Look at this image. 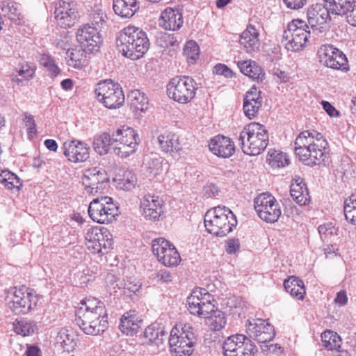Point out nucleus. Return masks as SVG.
Segmentation results:
<instances>
[{
	"instance_id": "obj_1",
	"label": "nucleus",
	"mask_w": 356,
	"mask_h": 356,
	"mask_svg": "<svg viewBox=\"0 0 356 356\" xmlns=\"http://www.w3.org/2000/svg\"><path fill=\"white\" fill-rule=\"evenodd\" d=\"M294 145L296 155L307 165H318L327 158V142L321 134L316 131L301 132Z\"/></svg>"
},
{
	"instance_id": "obj_2",
	"label": "nucleus",
	"mask_w": 356,
	"mask_h": 356,
	"mask_svg": "<svg viewBox=\"0 0 356 356\" xmlns=\"http://www.w3.org/2000/svg\"><path fill=\"white\" fill-rule=\"evenodd\" d=\"M149 45L147 33L138 27L127 26L118 33L116 38L118 51L133 60L143 57Z\"/></svg>"
},
{
	"instance_id": "obj_3",
	"label": "nucleus",
	"mask_w": 356,
	"mask_h": 356,
	"mask_svg": "<svg viewBox=\"0 0 356 356\" xmlns=\"http://www.w3.org/2000/svg\"><path fill=\"white\" fill-rule=\"evenodd\" d=\"M268 144V133L259 123L251 122L244 127L238 138V145L244 154L255 156L259 154Z\"/></svg>"
},
{
	"instance_id": "obj_4",
	"label": "nucleus",
	"mask_w": 356,
	"mask_h": 356,
	"mask_svg": "<svg viewBox=\"0 0 356 356\" xmlns=\"http://www.w3.org/2000/svg\"><path fill=\"white\" fill-rule=\"evenodd\" d=\"M237 225L233 212L226 207L218 206L208 211L204 216V225L211 234L218 237L227 236Z\"/></svg>"
},
{
	"instance_id": "obj_5",
	"label": "nucleus",
	"mask_w": 356,
	"mask_h": 356,
	"mask_svg": "<svg viewBox=\"0 0 356 356\" xmlns=\"http://www.w3.org/2000/svg\"><path fill=\"white\" fill-rule=\"evenodd\" d=\"M316 35L312 34V30L306 22L296 19L288 24L287 29L282 34V42L288 51H298L302 49L307 42L310 40L315 41Z\"/></svg>"
},
{
	"instance_id": "obj_6",
	"label": "nucleus",
	"mask_w": 356,
	"mask_h": 356,
	"mask_svg": "<svg viewBox=\"0 0 356 356\" xmlns=\"http://www.w3.org/2000/svg\"><path fill=\"white\" fill-rule=\"evenodd\" d=\"M197 90V83L189 76H175L167 85L168 97L180 104L191 102Z\"/></svg>"
},
{
	"instance_id": "obj_7",
	"label": "nucleus",
	"mask_w": 356,
	"mask_h": 356,
	"mask_svg": "<svg viewBox=\"0 0 356 356\" xmlns=\"http://www.w3.org/2000/svg\"><path fill=\"white\" fill-rule=\"evenodd\" d=\"M113 152L122 158L134 154L140 143V138L133 128L122 127L113 133Z\"/></svg>"
},
{
	"instance_id": "obj_8",
	"label": "nucleus",
	"mask_w": 356,
	"mask_h": 356,
	"mask_svg": "<svg viewBox=\"0 0 356 356\" xmlns=\"http://www.w3.org/2000/svg\"><path fill=\"white\" fill-rule=\"evenodd\" d=\"M95 93L97 100L109 109L120 108L124 102V95L121 86L111 80L98 83Z\"/></svg>"
},
{
	"instance_id": "obj_9",
	"label": "nucleus",
	"mask_w": 356,
	"mask_h": 356,
	"mask_svg": "<svg viewBox=\"0 0 356 356\" xmlns=\"http://www.w3.org/2000/svg\"><path fill=\"white\" fill-rule=\"evenodd\" d=\"M88 215L95 222L107 224L111 222L118 216V208L113 199L108 196H102L94 199L89 204Z\"/></svg>"
},
{
	"instance_id": "obj_10",
	"label": "nucleus",
	"mask_w": 356,
	"mask_h": 356,
	"mask_svg": "<svg viewBox=\"0 0 356 356\" xmlns=\"http://www.w3.org/2000/svg\"><path fill=\"white\" fill-rule=\"evenodd\" d=\"M225 356H254L257 348L252 341L243 334L227 337L222 346Z\"/></svg>"
},
{
	"instance_id": "obj_11",
	"label": "nucleus",
	"mask_w": 356,
	"mask_h": 356,
	"mask_svg": "<svg viewBox=\"0 0 356 356\" xmlns=\"http://www.w3.org/2000/svg\"><path fill=\"white\" fill-rule=\"evenodd\" d=\"M331 12L327 6L323 4L316 3L312 5L307 10V24L312 30V34L321 37L327 31V23L331 20Z\"/></svg>"
},
{
	"instance_id": "obj_12",
	"label": "nucleus",
	"mask_w": 356,
	"mask_h": 356,
	"mask_svg": "<svg viewBox=\"0 0 356 356\" xmlns=\"http://www.w3.org/2000/svg\"><path fill=\"white\" fill-rule=\"evenodd\" d=\"M40 297L31 289H16L9 302L10 309L16 314H26L34 309Z\"/></svg>"
},
{
	"instance_id": "obj_13",
	"label": "nucleus",
	"mask_w": 356,
	"mask_h": 356,
	"mask_svg": "<svg viewBox=\"0 0 356 356\" xmlns=\"http://www.w3.org/2000/svg\"><path fill=\"white\" fill-rule=\"evenodd\" d=\"M254 209L261 219L266 222L277 221L281 209L275 198L270 193H261L254 199Z\"/></svg>"
},
{
	"instance_id": "obj_14",
	"label": "nucleus",
	"mask_w": 356,
	"mask_h": 356,
	"mask_svg": "<svg viewBox=\"0 0 356 356\" xmlns=\"http://www.w3.org/2000/svg\"><path fill=\"white\" fill-rule=\"evenodd\" d=\"M87 246L94 253L106 254L113 245L112 235L106 228H90L86 235Z\"/></svg>"
},
{
	"instance_id": "obj_15",
	"label": "nucleus",
	"mask_w": 356,
	"mask_h": 356,
	"mask_svg": "<svg viewBox=\"0 0 356 356\" xmlns=\"http://www.w3.org/2000/svg\"><path fill=\"white\" fill-rule=\"evenodd\" d=\"M152 248L154 254L165 266H177L181 260L175 247L165 238H158L153 240Z\"/></svg>"
},
{
	"instance_id": "obj_16",
	"label": "nucleus",
	"mask_w": 356,
	"mask_h": 356,
	"mask_svg": "<svg viewBox=\"0 0 356 356\" xmlns=\"http://www.w3.org/2000/svg\"><path fill=\"white\" fill-rule=\"evenodd\" d=\"M76 40L88 53L98 51L103 42L100 31L90 24H86L78 29Z\"/></svg>"
},
{
	"instance_id": "obj_17",
	"label": "nucleus",
	"mask_w": 356,
	"mask_h": 356,
	"mask_svg": "<svg viewBox=\"0 0 356 356\" xmlns=\"http://www.w3.org/2000/svg\"><path fill=\"white\" fill-rule=\"evenodd\" d=\"M246 327L247 333L250 337L259 343L268 342L274 338L275 334L274 327L261 318L248 320Z\"/></svg>"
},
{
	"instance_id": "obj_18",
	"label": "nucleus",
	"mask_w": 356,
	"mask_h": 356,
	"mask_svg": "<svg viewBox=\"0 0 356 356\" xmlns=\"http://www.w3.org/2000/svg\"><path fill=\"white\" fill-rule=\"evenodd\" d=\"M55 18L63 28L74 25L78 17L77 4L73 1L61 0L55 7Z\"/></svg>"
},
{
	"instance_id": "obj_19",
	"label": "nucleus",
	"mask_w": 356,
	"mask_h": 356,
	"mask_svg": "<svg viewBox=\"0 0 356 356\" xmlns=\"http://www.w3.org/2000/svg\"><path fill=\"white\" fill-rule=\"evenodd\" d=\"M108 178L105 170L94 168L86 170L83 184L87 193L95 195L102 193L108 186Z\"/></svg>"
},
{
	"instance_id": "obj_20",
	"label": "nucleus",
	"mask_w": 356,
	"mask_h": 356,
	"mask_svg": "<svg viewBox=\"0 0 356 356\" xmlns=\"http://www.w3.org/2000/svg\"><path fill=\"white\" fill-rule=\"evenodd\" d=\"M63 148L64 155L71 162H83L89 158L90 147L80 140H67L63 143Z\"/></svg>"
},
{
	"instance_id": "obj_21",
	"label": "nucleus",
	"mask_w": 356,
	"mask_h": 356,
	"mask_svg": "<svg viewBox=\"0 0 356 356\" xmlns=\"http://www.w3.org/2000/svg\"><path fill=\"white\" fill-rule=\"evenodd\" d=\"M179 331L173 327L170 331L168 339L170 351L173 356H190L193 352V342L184 338V336L178 335Z\"/></svg>"
},
{
	"instance_id": "obj_22",
	"label": "nucleus",
	"mask_w": 356,
	"mask_h": 356,
	"mask_svg": "<svg viewBox=\"0 0 356 356\" xmlns=\"http://www.w3.org/2000/svg\"><path fill=\"white\" fill-rule=\"evenodd\" d=\"M163 201L158 196L146 195L141 200L140 207L145 219L157 220L163 213Z\"/></svg>"
},
{
	"instance_id": "obj_23",
	"label": "nucleus",
	"mask_w": 356,
	"mask_h": 356,
	"mask_svg": "<svg viewBox=\"0 0 356 356\" xmlns=\"http://www.w3.org/2000/svg\"><path fill=\"white\" fill-rule=\"evenodd\" d=\"M209 147L212 153L222 158H229L235 152V146L231 139L221 135L211 139Z\"/></svg>"
},
{
	"instance_id": "obj_24",
	"label": "nucleus",
	"mask_w": 356,
	"mask_h": 356,
	"mask_svg": "<svg viewBox=\"0 0 356 356\" xmlns=\"http://www.w3.org/2000/svg\"><path fill=\"white\" fill-rule=\"evenodd\" d=\"M258 31L252 25L248 26L240 35L239 43L248 54L257 51L260 47Z\"/></svg>"
},
{
	"instance_id": "obj_25",
	"label": "nucleus",
	"mask_w": 356,
	"mask_h": 356,
	"mask_svg": "<svg viewBox=\"0 0 356 356\" xmlns=\"http://www.w3.org/2000/svg\"><path fill=\"white\" fill-rule=\"evenodd\" d=\"M183 23L182 14L177 9L167 8L161 13L160 24L166 30H179Z\"/></svg>"
},
{
	"instance_id": "obj_26",
	"label": "nucleus",
	"mask_w": 356,
	"mask_h": 356,
	"mask_svg": "<svg viewBox=\"0 0 356 356\" xmlns=\"http://www.w3.org/2000/svg\"><path fill=\"white\" fill-rule=\"evenodd\" d=\"M105 308L99 307L95 311H87V309H78L76 311V323L80 329L85 333L86 327L94 321L97 318L104 317Z\"/></svg>"
},
{
	"instance_id": "obj_27",
	"label": "nucleus",
	"mask_w": 356,
	"mask_h": 356,
	"mask_svg": "<svg viewBox=\"0 0 356 356\" xmlns=\"http://www.w3.org/2000/svg\"><path fill=\"white\" fill-rule=\"evenodd\" d=\"M167 334L168 332L163 326L158 323H153L147 326L143 332V343L159 346L167 338Z\"/></svg>"
},
{
	"instance_id": "obj_28",
	"label": "nucleus",
	"mask_w": 356,
	"mask_h": 356,
	"mask_svg": "<svg viewBox=\"0 0 356 356\" xmlns=\"http://www.w3.org/2000/svg\"><path fill=\"white\" fill-rule=\"evenodd\" d=\"M140 322L136 311H129L121 317L119 328L124 334L133 336L140 328Z\"/></svg>"
},
{
	"instance_id": "obj_29",
	"label": "nucleus",
	"mask_w": 356,
	"mask_h": 356,
	"mask_svg": "<svg viewBox=\"0 0 356 356\" xmlns=\"http://www.w3.org/2000/svg\"><path fill=\"white\" fill-rule=\"evenodd\" d=\"M290 195L300 205H306L310 201L306 184L300 177L294 179V181L291 183Z\"/></svg>"
},
{
	"instance_id": "obj_30",
	"label": "nucleus",
	"mask_w": 356,
	"mask_h": 356,
	"mask_svg": "<svg viewBox=\"0 0 356 356\" xmlns=\"http://www.w3.org/2000/svg\"><path fill=\"white\" fill-rule=\"evenodd\" d=\"M139 8L137 0H113V3L115 13L124 18L131 17Z\"/></svg>"
},
{
	"instance_id": "obj_31",
	"label": "nucleus",
	"mask_w": 356,
	"mask_h": 356,
	"mask_svg": "<svg viewBox=\"0 0 356 356\" xmlns=\"http://www.w3.org/2000/svg\"><path fill=\"white\" fill-rule=\"evenodd\" d=\"M285 290L293 298L302 300L305 295V288L302 280L291 276L284 282Z\"/></svg>"
},
{
	"instance_id": "obj_32",
	"label": "nucleus",
	"mask_w": 356,
	"mask_h": 356,
	"mask_svg": "<svg viewBox=\"0 0 356 356\" xmlns=\"http://www.w3.org/2000/svg\"><path fill=\"white\" fill-rule=\"evenodd\" d=\"M238 67L240 71L245 76H248L252 80L262 81L265 74L263 72L262 68L257 65L254 61L244 60L238 61Z\"/></svg>"
},
{
	"instance_id": "obj_33",
	"label": "nucleus",
	"mask_w": 356,
	"mask_h": 356,
	"mask_svg": "<svg viewBox=\"0 0 356 356\" xmlns=\"http://www.w3.org/2000/svg\"><path fill=\"white\" fill-rule=\"evenodd\" d=\"M128 101L132 108L141 112L146 111L149 108V99L146 95L139 90H131L127 96Z\"/></svg>"
},
{
	"instance_id": "obj_34",
	"label": "nucleus",
	"mask_w": 356,
	"mask_h": 356,
	"mask_svg": "<svg viewBox=\"0 0 356 356\" xmlns=\"http://www.w3.org/2000/svg\"><path fill=\"white\" fill-rule=\"evenodd\" d=\"M331 14L345 15L348 14L355 0H323Z\"/></svg>"
},
{
	"instance_id": "obj_35",
	"label": "nucleus",
	"mask_w": 356,
	"mask_h": 356,
	"mask_svg": "<svg viewBox=\"0 0 356 356\" xmlns=\"http://www.w3.org/2000/svg\"><path fill=\"white\" fill-rule=\"evenodd\" d=\"M323 64L334 70H340L346 71L348 70V60L342 51L336 50L334 54H332L327 60H323Z\"/></svg>"
},
{
	"instance_id": "obj_36",
	"label": "nucleus",
	"mask_w": 356,
	"mask_h": 356,
	"mask_svg": "<svg viewBox=\"0 0 356 356\" xmlns=\"http://www.w3.org/2000/svg\"><path fill=\"white\" fill-rule=\"evenodd\" d=\"M56 343L67 353L72 352L76 346L75 336L72 331L61 330L56 337Z\"/></svg>"
},
{
	"instance_id": "obj_37",
	"label": "nucleus",
	"mask_w": 356,
	"mask_h": 356,
	"mask_svg": "<svg viewBox=\"0 0 356 356\" xmlns=\"http://www.w3.org/2000/svg\"><path fill=\"white\" fill-rule=\"evenodd\" d=\"M111 146L113 147V134L106 132L98 136L93 141L94 149L100 155L106 154Z\"/></svg>"
},
{
	"instance_id": "obj_38",
	"label": "nucleus",
	"mask_w": 356,
	"mask_h": 356,
	"mask_svg": "<svg viewBox=\"0 0 356 356\" xmlns=\"http://www.w3.org/2000/svg\"><path fill=\"white\" fill-rule=\"evenodd\" d=\"M203 289H199L193 290L191 296L187 298L188 309L193 315L198 316L203 306L202 303H204V301H203Z\"/></svg>"
},
{
	"instance_id": "obj_39",
	"label": "nucleus",
	"mask_w": 356,
	"mask_h": 356,
	"mask_svg": "<svg viewBox=\"0 0 356 356\" xmlns=\"http://www.w3.org/2000/svg\"><path fill=\"white\" fill-rule=\"evenodd\" d=\"M13 330L17 334L30 336L38 330V325L33 321L22 318L13 323Z\"/></svg>"
},
{
	"instance_id": "obj_40",
	"label": "nucleus",
	"mask_w": 356,
	"mask_h": 356,
	"mask_svg": "<svg viewBox=\"0 0 356 356\" xmlns=\"http://www.w3.org/2000/svg\"><path fill=\"white\" fill-rule=\"evenodd\" d=\"M86 53L88 51L82 47L68 49L66 52L67 57L69 58L68 65L74 68H81L85 61Z\"/></svg>"
},
{
	"instance_id": "obj_41",
	"label": "nucleus",
	"mask_w": 356,
	"mask_h": 356,
	"mask_svg": "<svg viewBox=\"0 0 356 356\" xmlns=\"http://www.w3.org/2000/svg\"><path fill=\"white\" fill-rule=\"evenodd\" d=\"M157 142L165 152L177 151L179 149L178 139L174 134H160L157 137Z\"/></svg>"
},
{
	"instance_id": "obj_42",
	"label": "nucleus",
	"mask_w": 356,
	"mask_h": 356,
	"mask_svg": "<svg viewBox=\"0 0 356 356\" xmlns=\"http://www.w3.org/2000/svg\"><path fill=\"white\" fill-rule=\"evenodd\" d=\"M16 72L17 74H12V80L18 84H22L24 81H27L33 77L35 70L31 65L23 63L16 69Z\"/></svg>"
},
{
	"instance_id": "obj_43",
	"label": "nucleus",
	"mask_w": 356,
	"mask_h": 356,
	"mask_svg": "<svg viewBox=\"0 0 356 356\" xmlns=\"http://www.w3.org/2000/svg\"><path fill=\"white\" fill-rule=\"evenodd\" d=\"M227 323L225 314L220 310L216 309L211 315L207 318L206 324L213 331L222 329Z\"/></svg>"
},
{
	"instance_id": "obj_44",
	"label": "nucleus",
	"mask_w": 356,
	"mask_h": 356,
	"mask_svg": "<svg viewBox=\"0 0 356 356\" xmlns=\"http://www.w3.org/2000/svg\"><path fill=\"white\" fill-rule=\"evenodd\" d=\"M0 183L9 190L13 188L19 190L22 186L20 179L16 175L8 170H3L0 174Z\"/></svg>"
},
{
	"instance_id": "obj_45",
	"label": "nucleus",
	"mask_w": 356,
	"mask_h": 356,
	"mask_svg": "<svg viewBox=\"0 0 356 356\" xmlns=\"http://www.w3.org/2000/svg\"><path fill=\"white\" fill-rule=\"evenodd\" d=\"M108 327V315L105 309L104 317L97 318L89 327H86L85 334L90 335H97L102 333Z\"/></svg>"
},
{
	"instance_id": "obj_46",
	"label": "nucleus",
	"mask_w": 356,
	"mask_h": 356,
	"mask_svg": "<svg viewBox=\"0 0 356 356\" xmlns=\"http://www.w3.org/2000/svg\"><path fill=\"white\" fill-rule=\"evenodd\" d=\"M321 337L323 345L327 350H333L341 348V339L337 332L327 330Z\"/></svg>"
},
{
	"instance_id": "obj_47",
	"label": "nucleus",
	"mask_w": 356,
	"mask_h": 356,
	"mask_svg": "<svg viewBox=\"0 0 356 356\" xmlns=\"http://www.w3.org/2000/svg\"><path fill=\"white\" fill-rule=\"evenodd\" d=\"M343 211L346 219L356 224V194H352L345 200Z\"/></svg>"
},
{
	"instance_id": "obj_48",
	"label": "nucleus",
	"mask_w": 356,
	"mask_h": 356,
	"mask_svg": "<svg viewBox=\"0 0 356 356\" xmlns=\"http://www.w3.org/2000/svg\"><path fill=\"white\" fill-rule=\"evenodd\" d=\"M213 300L212 296L206 289H203L204 303H202L203 306L199 313V317L204 318L207 320V318H209L216 311L215 305L212 303Z\"/></svg>"
},
{
	"instance_id": "obj_49",
	"label": "nucleus",
	"mask_w": 356,
	"mask_h": 356,
	"mask_svg": "<svg viewBox=\"0 0 356 356\" xmlns=\"http://www.w3.org/2000/svg\"><path fill=\"white\" fill-rule=\"evenodd\" d=\"M199 52L200 49L197 44L193 40L187 42L183 49V54L190 64L195 63L199 58Z\"/></svg>"
},
{
	"instance_id": "obj_50",
	"label": "nucleus",
	"mask_w": 356,
	"mask_h": 356,
	"mask_svg": "<svg viewBox=\"0 0 356 356\" xmlns=\"http://www.w3.org/2000/svg\"><path fill=\"white\" fill-rule=\"evenodd\" d=\"M1 10L4 16L13 22H17L20 18L19 10L15 2H3Z\"/></svg>"
},
{
	"instance_id": "obj_51",
	"label": "nucleus",
	"mask_w": 356,
	"mask_h": 356,
	"mask_svg": "<svg viewBox=\"0 0 356 356\" xmlns=\"http://www.w3.org/2000/svg\"><path fill=\"white\" fill-rule=\"evenodd\" d=\"M155 42L156 45L162 48L174 47L177 44V40L174 34L165 32H159L156 36Z\"/></svg>"
},
{
	"instance_id": "obj_52",
	"label": "nucleus",
	"mask_w": 356,
	"mask_h": 356,
	"mask_svg": "<svg viewBox=\"0 0 356 356\" xmlns=\"http://www.w3.org/2000/svg\"><path fill=\"white\" fill-rule=\"evenodd\" d=\"M268 159L270 165L276 168L284 167L289 163L288 156L285 153L275 150L269 154Z\"/></svg>"
},
{
	"instance_id": "obj_53",
	"label": "nucleus",
	"mask_w": 356,
	"mask_h": 356,
	"mask_svg": "<svg viewBox=\"0 0 356 356\" xmlns=\"http://www.w3.org/2000/svg\"><path fill=\"white\" fill-rule=\"evenodd\" d=\"M136 181V177L132 171L124 170L119 179V185L124 190H131L134 188Z\"/></svg>"
},
{
	"instance_id": "obj_54",
	"label": "nucleus",
	"mask_w": 356,
	"mask_h": 356,
	"mask_svg": "<svg viewBox=\"0 0 356 356\" xmlns=\"http://www.w3.org/2000/svg\"><path fill=\"white\" fill-rule=\"evenodd\" d=\"M106 15L99 8L93 10L90 14V25L101 31V29L106 23Z\"/></svg>"
},
{
	"instance_id": "obj_55",
	"label": "nucleus",
	"mask_w": 356,
	"mask_h": 356,
	"mask_svg": "<svg viewBox=\"0 0 356 356\" xmlns=\"http://www.w3.org/2000/svg\"><path fill=\"white\" fill-rule=\"evenodd\" d=\"M40 63L49 72L51 76H56L60 72L53 58L47 54H44L40 56Z\"/></svg>"
},
{
	"instance_id": "obj_56",
	"label": "nucleus",
	"mask_w": 356,
	"mask_h": 356,
	"mask_svg": "<svg viewBox=\"0 0 356 356\" xmlns=\"http://www.w3.org/2000/svg\"><path fill=\"white\" fill-rule=\"evenodd\" d=\"M318 231L322 242H328L334 235V227L331 223H327L319 225Z\"/></svg>"
},
{
	"instance_id": "obj_57",
	"label": "nucleus",
	"mask_w": 356,
	"mask_h": 356,
	"mask_svg": "<svg viewBox=\"0 0 356 356\" xmlns=\"http://www.w3.org/2000/svg\"><path fill=\"white\" fill-rule=\"evenodd\" d=\"M243 102H246V106H248L249 103H261V91L258 90L255 86H252L246 93L243 98Z\"/></svg>"
},
{
	"instance_id": "obj_58",
	"label": "nucleus",
	"mask_w": 356,
	"mask_h": 356,
	"mask_svg": "<svg viewBox=\"0 0 356 356\" xmlns=\"http://www.w3.org/2000/svg\"><path fill=\"white\" fill-rule=\"evenodd\" d=\"M336 50H339L337 48L334 47L331 44H323L320 47L318 50V56L319 57L320 62L323 63V60H327L330 58L332 54L335 53Z\"/></svg>"
},
{
	"instance_id": "obj_59",
	"label": "nucleus",
	"mask_w": 356,
	"mask_h": 356,
	"mask_svg": "<svg viewBox=\"0 0 356 356\" xmlns=\"http://www.w3.org/2000/svg\"><path fill=\"white\" fill-rule=\"evenodd\" d=\"M23 122L26 127L29 137H32L33 134H36V124L33 116L28 113H24Z\"/></svg>"
},
{
	"instance_id": "obj_60",
	"label": "nucleus",
	"mask_w": 356,
	"mask_h": 356,
	"mask_svg": "<svg viewBox=\"0 0 356 356\" xmlns=\"http://www.w3.org/2000/svg\"><path fill=\"white\" fill-rule=\"evenodd\" d=\"M248 106H246V102H243V111L245 116L249 119L254 118L259 111V108L261 106V103H249Z\"/></svg>"
},
{
	"instance_id": "obj_61",
	"label": "nucleus",
	"mask_w": 356,
	"mask_h": 356,
	"mask_svg": "<svg viewBox=\"0 0 356 356\" xmlns=\"http://www.w3.org/2000/svg\"><path fill=\"white\" fill-rule=\"evenodd\" d=\"M81 306L79 309H87V311H95V309L102 307L105 308L104 304L98 301L96 298L88 299L86 301H82Z\"/></svg>"
},
{
	"instance_id": "obj_62",
	"label": "nucleus",
	"mask_w": 356,
	"mask_h": 356,
	"mask_svg": "<svg viewBox=\"0 0 356 356\" xmlns=\"http://www.w3.org/2000/svg\"><path fill=\"white\" fill-rule=\"evenodd\" d=\"M149 172L154 176L159 175L163 171L162 163L159 159H152V162L148 165Z\"/></svg>"
},
{
	"instance_id": "obj_63",
	"label": "nucleus",
	"mask_w": 356,
	"mask_h": 356,
	"mask_svg": "<svg viewBox=\"0 0 356 356\" xmlns=\"http://www.w3.org/2000/svg\"><path fill=\"white\" fill-rule=\"evenodd\" d=\"M204 195L207 197H216L219 194L218 187L212 183L207 184L204 187Z\"/></svg>"
},
{
	"instance_id": "obj_64",
	"label": "nucleus",
	"mask_w": 356,
	"mask_h": 356,
	"mask_svg": "<svg viewBox=\"0 0 356 356\" xmlns=\"http://www.w3.org/2000/svg\"><path fill=\"white\" fill-rule=\"evenodd\" d=\"M346 15L348 22L350 25L356 26V0H355L354 3L351 5L350 11H348V14H346Z\"/></svg>"
}]
</instances>
